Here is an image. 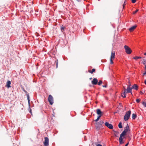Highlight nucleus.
Masks as SVG:
<instances>
[{
    "instance_id": "nucleus-1",
    "label": "nucleus",
    "mask_w": 146,
    "mask_h": 146,
    "mask_svg": "<svg viewBox=\"0 0 146 146\" xmlns=\"http://www.w3.org/2000/svg\"><path fill=\"white\" fill-rule=\"evenodd\" d=\"M131 114V111L129 110L127 111L124 117V119L125 121H127L129 119Z\"/></svg>"
},
{
    "instance_id": "nucleus-2",
    "label": "nucleus",
    "mask_w": 146,
    "mask_h": 146,
    "mask_svg": "<svg viewBox=\"0 0 146 146\" xmlns=\"http://www.w3.org/2000/svg\"><path fill=\"white\" fill-rule=\"evenodd\" d=\"M48 101L49 102L50 105H52L54 103V99L53 97L51 95H49L48 98Z\"/></svg>"
},
{
    "instance_id": "nucleus-3",
    "label": "nucleus",
    "mask_w": 146,
    "mask_h": 146,
    "mask_svg": "<svg viewBox=\"0 0 146 146\" xmlns=\"http://www.w3.org/2000/svg\"><path fill=\"white\" fill-rule=\"evenodd\" d=\"M124 48L126 53L128 54H130L131 53L132 50L128 46L125 45L124 46Z\"/></svg>"
},
{
    "instance_id": "nucleus-4",
    "label": "nucleus",
    "mask_w": 146,
    "mask_h": 146,
    "mask_svg": "<svg viewBox=\"0 0 146 146\" xmlns=\"http://www.w3.org/2000/svg\"><path fill=\"white\" fill-rule=\"evenodd\" d=\"M44 141L43 144L44 146H48L49 145V139L47 137H45L44 138Z\"/></svg>"
},
{
    "instance_id": "nucleus-5",
    "label": "nucleus",
    "mask_w": 146,
    "mask_h": 146,
    "mask_svg": "<svg viewBox=\"0 0 146 146\" xmlns=\"http://www.w3.org/2000/svg\"><path fill=\"white\" fill-rule=\"evenodd\" d=\"M105 125L106 126L110 129H112L113 128L112 125L111 123H109L108 122H106Z\"/></svg>"
},
{
    "instance_id": "nucleus-6",
    "label": "nucleus",
    "mask_w": 146,
    "mask_h": 146,
    "mask_svg": "<svg viewBox=\"0 0 146 146\" xmlns=\"http://www.w3.org/2000/svg\"><path fill=\"white\" fill-rule=\"evenodd\" d=\"M104 123V122L102 121H101L96 123L97 125L96 126V129L102 126V124Z\"/></svg>"
},
{
    "instance_id": "nucleus-7",
    "label": "nucleus",
    "mask_w": 146,
    "mask_h": 146,
    "mask_svg": "<svg viewBox=\"0 0 146 146\" xmlns=\"http://www.w3.org/2000/svg\"><path fill=\"white\" fill-rule=\"evenodd\" d=\"M130 85L127 86V88L126 90V92L127 93H131L132 94V89L131 87H130Z\"/></svg>"
},
{
    "instance_id": "nucleus-8",
    "label": "nucleus",
    "mask_w": 146,
    "mask_h": 146,
    "mask_svg": "<svg viewBox=\"0 0 146 146\" xmlns=\"http://www.w3.org/2000/svg\"><path fill=\"white\" fill-rule=\"evenodd\" d=\"M98 80L96 78H94L91 81L92 84L93 85H96L97 84Z\"/></svg>"
},
{
    "instance_id": "nucleus-9",
    "label": "nucleus",
    "mask_w": 146,
    "mask_h": 146,
    "mask_svg": "<svg viewBox=\"0 0 146 146\" xmlns=\"http://www.w3.org/2000/svg\"><path fill=\"white\" fill-rule=\"evenodd\" d=\"M96 113L98 115H103L104 113L101 111L100 109L98 108L96 110Z\"/></svg>"
},
{
    "instance_id": "nucleus-10",
    "label": "nucleus",
    "mask_w": 146,
    "mask_h": 146,
    "mask_svg": "<svg viewBox=\"0 0 146 146\" xmlns=\"http://www.w3.org/2000/svg\"><path fill=\"white\" fill-rule=\"evenodd\" d=\"M11 84V82L9 80H8L6 82V86L8 88H10Z\"/></svg>"
},
{
    "instance_id": "nucleus-11",
    "label": "nucleus",
    "mask_w": 146,
    "mask_h": 146,
    "mask_svg": "<svg viewBox=\"0 0 146 146\" xmlns=\"http://www.w3.org/2000/svg\"><path fill=\"white\" fill-rule=\"evenodd\" d=\"M131 88L132 89L137 90L138 89V86L136 84H134L132 86Z\"/></svg>"
},
{
    "instance_id": "nucleus-12",
    "label": "nucleus",
    "mask_w": 146,
    "mask_h": 146,
    "mask_svg": "<svg viewBox=\"0 0 146 146\" xmlns=\"http://www.w3.org/2000/svg\"><path fill=\"white\" fill-rule=\"evenodd\" d=\"M124 129L127 131L128 132L130 133V129H129V126L128 124H127V125L125 127Z\"/></svg>"
},
{
    "instance_id": "nucleus-13",
    "label": "nucleus",
    "mask_w": 146,
    "mask_h": 146,
    "mask_svg": "<svg viewBox=\"0 0 146 146\" xmlns=\"http://www.w3.org/2000/svg\"><path fill=\"white\" fill-rule=\"evenodd\" d=\"M137 27V25H135L133 26H132L130 27L129 28V30L130 31H131L135 29Z\"/></svg>"
},
{
    "instance_id": "nucleus-14",
    "label": "nucleus",
    "mask_w": 146,
    "mask_h": 146,
    "mask_svg": "<svg viewBox=\"0 0 146 146\" xmlns=\"http://www.w3.org/2000/svg\"><path fill=\"white\" fill-rule=\"evenodd\" d=\"M124 137H119V142L120 144H122L124 143V142L123 141V139Z\"/></svg>"
},
{
    "instance_id": "nucleus-15",
    "label": "nucleus",
    "mask_w": 146,
    "mask_h": 146,
    "mask_svg": "<svg viewBox=\"0 0 146 146\" xmlns=\"http://www.w3.org/2000/svg\"><path fill=\"white\" fill-rule=\"evenodd\" d=\"M115 56V52L114 51H112L111 52V54L110 58L111 59H114Z\"/></svg>"
},
{
    "instance_id": "nucleus-16",
    "label": "nucleus",
    "mask_w": 146,
    "mask_h": 146,
    "mask_svg": "<svg viewBox=\"0 0 146 146\" xmlns=\"http://www.w3.org/2000/svg\"><path fill=\"white\" fill-rule=\"evenodd\" d=\"M126 90H125L123 93L121 94V96L123 98H125L126 97Z\"/></svg>"
},
{
    "instance_id": "nucleus-17",
    "label": "nucleus",
    "mask_w": 146,
    "mask_h": 146,
    "mask_svg": "<svg viewBox=\"0 0 146 146\" xmlns=\"http://www.w3.org/2000/svg\"><path fill=\"white\" fill-rule=\"evenodd\" d=\"M113 132H114V135L115 137H118V134L119 132L117 131H115L114 130H113Z\"/></svg>"
},
{
    "instance_id": "nucleus-18",
    "label": "nucleus",
    "mask_w": 146,
    "mask_h": 146,
    "mask_svg": "<svg viewBox=\"0 0 146 146\" xmlns=\"http://www.w3.org/2000/svg\"><path fill=\"white\" fill-rule=\"evenodd\" d=\"M27 98V100H28V104H29H29L30 103V98L29 95V94H26Z\"/></svg>"
},
{
    "instance_id": "nucleus-19",
    "label": "nucleus",
    "mask_w": 146,
    "mask_h": 146,
    "mask_svg": "<svg viewBox=\"0 0 146 146\" xmlns=\"http://www.w3.org/2000/svg\"><path fill=\"white\" fill-rule=\"evenodd\" d=\"M137 115L136 113H133L132 115V119L133 120L135 119L137 117Z\"/></svg>"
},
{
    "instance_id": "nucleus-20",
    "label": "nucleus",
    "mask_w": 146,
    "mask_h": 146,
    "mask_svg": "<svg viewBox=\"0 0 146 146\" xmlns=\"http://www.w3.org/2000/svg\"><path fill=\"white\" fill-rule=\"evenodd\" d=\"M126 135V134L125 133H124V132L123 131L122 133L120 134L119 137H123Z\"/></svg>"
},
{
    "instance_id": "nucleus-21",
    "label": "nucleus",
    "mask_w": 146,
    "mask_h": 146,
    "mask_svg": "<svg viewBox=\"0 0 146 146\" xmlns=\"http://www.w3.org/2000/svg\"><path fill=\"white\" fill-rule=\"evenodd\" d=\"M96 71V69L95 68H93L92 70H89L88 72L91 74L93 73L94 72Z\"/></svg>"
},
{
    "instance_id": "nucleus-22",
    "label": "nucleus",
    "mask_w": 146,
    "mask_h": 146,
    "mask_svg": "<svg viewBox=\"0 0 146 146\" xmlns=\"http://www.w3.org/2000/svg\"><path fill=\"white\" fill-rule=\"evenodd\" d=\"M65 27H64L63 25L61 26L60 30L62 32H63L65 30Z\"/></svg>"
},
{
    "instance_id": "nucleus-23",
    "label": "nucleus",
    "mask_w": 146,
    "mask_h": 146,
    "mask_svg": "<svg viewBox=\"0 0 146 146\" xmlns=\"http://www.w3.org/2000/svg\"><path fill=\"white\" fill-rule=\"evenodd\" d=\"M118 127L119 128H121L123 127V126L122 125V123L120 121L119 122V124H118Z\"/></svg>"
},
{
    "instance_id": "nucleus-24",
    "label": "nucleus",
    "mask_w": 146,
    "mask_h": 146,
    "mask_svg": "<svg viewBox=\"0 0 146 146\" xmlns=\"http://www.w3.org/2000/svg\"><path fill=\"white\" fill-rule=\"evenodd\" d=\"M142 57L141 56H135L133 58L135 60H137L141 58Z\"/></svg>"
},
{
    "instance_id": "nucleus-25",
    "label": "nucleus",
    "mask_w": 146,
    "mask_h": 146,
    "mask_svg": "<svg viewBox=\"0 0 146 146\" xmlns=\"http://www.w3.org/2000/svg\"><path fill=\"white\" fill-rule=\"evenodd\" d=\"M103 83L102 80H99V81H98V82L97 83V84L99 85L100 86L102 83Z\"/></svg>"
},
{
    "instance_id": "nucleus-26",
    "label": "nucleus",
    "mask_w": 146,
    "mask_h": 146,
    "mask_svg": "<svg viewBox=\"0 0 146 146\" xmlns=\"http://www.w3.org/2000/svg\"><path fill=\"white\" fill-rule=\"evenodd\" d=\"M28 106L29 107V108H28V110H29V112L30 113L32 114V110L30 108V104H29H29H28Z\"/></svg>"
},
{
    "instance_id": "nucleus-27",
    "label": "nucleus",
    "mask_w": 146,
    "mask_h": 146,
    "mask_svg": "<svg viewBox=\"0 0 146 146\" xmlns=\"http://www.w3.org/2000/svg\"><path fill=\"white\" fill-rule=\"evenodd\" d=\"M142 105L144 106L145 107H146V102L145 101H143L142 102Z\"/></svg>"
},
{
    "instance_id": "nucleus-28",
    "label": "nucleus",
    "mask_w": 146,
    "mask_h": 146,
    "mask_svg": "<svg viewBox=\"0 0 146 146\" xmlns=\"http://www.w3.org/2000/svg\"><path fill=\"white\" fill-rule=\"evenodd\" d=\"M127 137L128 138V142H129V141L131 139V138L130 136L129 135H127Z\"/></svg>"
},
{
    "instance_id": "nucleus-29",
    "label": "nucleus",
    "mask_w": 146,
    "mask_h": 146,
    "mask_svg": "<svg viewBox=\"0 0 146 146\" xmlns=\"http://www.w3.org/2000/svg\"><path fill=\"white\" fill-rule=\"evenodd\" d=\"M112 59L110 58V64H113V60H112Z\"/></svg>"
},
{
    "instance_id": "nucleus-30",
    "label": "nucleus",
    "mask_w": 146,
    "mask_h": 146,
    "mask_svg": "<svg viewBox=\"0 0 146 146\" xmlns=\"http://www.w3.org/2000/svg\"><path fill=\"white\" fill-rule=\"evenodd\" d=\"M143 64L145 65H146V60L144 59L143 60Z\"/></svg>"
},
{
    "instance_id": "nucleus-31",
    "label": "nucleus",
    "mask_w": 146,
    "mask_h": 146,
    "mask_svg": "<svg viewBox=\"0 0 146 146\" xmlns=\"http://www.w3.org/2000/svg\"><path fill=\"white\" fill-rule=\"evenodd\" d=\"M138 9H136L135 11L133 12V14H135L137 13V12L138 11Z\"/></svg>"
},
{
    "instance_id": "nucleus-32",
    "label": "nucleus",
    "mask_w": 146,
    "mask_h": 146,
    "mask_svg": "<svg viewBox=\"0 0 146 146\" xmlns=\"http://www.w3.org/2000/svg\"><path fill=\"white\" fill-rule=\"evenodd\" d=\"M140 99H139V98L137 99L136 100L137 102L138 103H139L140 102Z\"/></svg>"
},
{
    "instance_id": "nucleus-33",
    "label": "nucleus",
    "mask_w": 146,
    "mask_h": 146,
    "mask_svg": "<svg viewBox=\"0 0 146 146\" xmlns=\"http://www.w3.org/2000/svg\"><path fill=\"white\" fill-rule=\"evenodd\" d=\"M56 68H57L58 66V60H56Z\"/></svg>"
},
{
    "instance_id": "nucleus-34",
    "label": "nucleus",
    "mask_w": 146,
    "mask_h": 146,
    "mask_svg": "<svg viewBox=\"0 0 146 146\" xmlns=\"http://www.w3.org/2000/svg\"><path fill=\"white\" fill-rule=\"evenodd\" d=\"M102 115H98V116L97 118L99 120L100 119V118L102 116Z\"/></svg>"
},
{
    "instance_id": "nucleus-35",
    "label": "nucleus",
    "mask_w": 146,
    "mask_h": 146,
    "mask_svg": "<svg viewBox=\"0 0 146 146\" xmlns=\"http://www.w3.org/2000/svg\"><path fill=\"white\" fill-rule=\"evenodd\" d=\"M102 87H104V88H107V87H108V84H106L105 85H102Z\"/></svg>"
},
{
    "instance_id": "nucleus-36",
    "label": "nucleus",
    "mask_w": 146,
    "mask_h": 146,
    "mask_svg": "<svg viewBox=\"0 0 146 146\" xmlns=\"http://www.w3.org/2000/svg\"><path fill=\"white\" fill-rule=\"evenodd\" d=\"M126 4V3H125V2L124 3L123 5V8H124L125 5Z\"/></svg>"
},
{
    "instance_id": "nucleus-37",
    "label": "nucleus",
    "mask_w": 146,
    "mask_h": 146,
    "mask_svg": "<svg viewBox=\"0 0 146 146\" xmlns=\"http://www.w3.org/2000/svg\"><path fill=\"white\" fill-rule=\"evenodd\" d=\"M136 1V0H132L131 2L133 3H135Z\"/></svg>"
},
{
    "instance_id": "nucleus-38",
    "label": "nucleus",
    "mask_w": 146,
    "mask_h": 146,
    "mask_svg": "<svg viewBox=\"0 0 146 146\" xmlns=\"http://www.w3.org/2000/svg\"><path fill=\"white\" fill-rule=\"evenodd\" d=\"M23 91L27 94V91L25 90L24 88H23Z\"/></svg>"
},
{
    "instance_id": "nucleus-39",
    "label": "nucleus",
    "mask_w": 146,
    "mask_h": 146,
    "mask_svg": "<svg viewBox=\"0 0 146 146\" xmlns=\"http://www.w3.org/2000/svg\"><path fill=\"white\" fill-rule=\"evenodd\" d=\"M77 2H80L82 0H76ZM84 1H87V0H84Z\"/></svg>"
},
{
    "instance_id": "nucleus-40",
    "label": "nucleus",
    "mask_w": 146,
    "mask_h": 146,
    "mask_svg": "<svg viewBox=\"0 0 146 146\" xmlns=\"http://www.w3.org/2000/svg\"><path fill=\"white\" fill-rule=\"evenodd\" d=\"M96 146H102V145L100 144H96Z\"/></svg>"
},
{
    "instance_id": "nucleus-41",
    "label": "nucleus",
    "mask_w": 146,
    "mask_h": 146,
    "mask_svg": "<svg viewBox=\"0 0 146 146\" xmlns=\"http://www.w3.org/2000/svg\"><path fill=\"white\" fill-rule=\"evenodd\" d=\"M129 144V141L127 142V143L125 145V146H127Z\"/></svg>"
},
{
    "instance_id": "nucleus-42",
    "label": "nucleus",
    "mask_w": 146,
    "mask_h": 146,
    "mask_svg": "<svg viewBox=\"0 0 146 146\" xmlns=\"http://www.w3.org/2000/svg\"><path fill=\"white\" fill-rule=\"evenodd\" d=\"M140 94H141V95H143L144 94V93L142 91H141L140 92Z\"/></svg>"
},
{
    "instance_id": "nucleus-43",
    "label": "nucleus",
    "mask_w": 146,
    "mask_h": 146,
    "mask_svg": "<svg viewBox=\"0 0 146 146\" xmlns=\"http://www.w3.org/2000/svg\"><path fill=\"white\" fill-rule=\"evenodd\" d=\"M143 76L146 75V71H145L144 73L143 74Z\"/></svg>"
},
{
    "instance_id": "nucleus-44",
    "label": "nucleus",
    "mask_w": 146,
    "mask_h": 146,
    "mask_svg": "<svg viewBox=\"0 0 146 146\" xmlns=\"http://www.w3.org/2000/svg\"><path fill=\"white\" fill-rule=\"evenodd\" d=\"M99 120L98 119H97V118L96 119L94 120V121H96V122H97V121H98Z\"/></svg>"
},
{
    "instance_id": "nucleus-45",
    "label": "nucleus",
    "mask_w": 146,
    "mask_h": 146,
    "mask_svg": "<svg viewBox=\"0 0 146 146\" xmlns=\"http://www.w3.org/2000/svg\"><path fill=\"white\" fill-rule=\"evenodd\" d=\"M123 131V132H124V133H125L126 134V133L128 132L126 130H125L124 129V130Z\"/></svg>"
},
{
    "instance_id": "nucleus-46",
    "label": "nucleus",
    "mask_w": 146,
    "mask_h": 146,
    "mask_svg": "<svg viewBox=\"0 0 146 146\" xmlns=\"http://www.w3.org/2000/svg\"><path fill=\"white\" fill-rule=\"evenodd\" d=\"M123 131V132H124V133H125L126 134V133L128 132L126 130H125L124 129V130Z\"/></svg>"
},
{
    "instance_id": "nucleus-47",
    "label": "nucleus",
    "mask_w": 146,
    "mask_h": 146,
    "mask_svg": "<svg viewBox=\"0 0 146 146\" xmlns=\"http://www.w3.org/2000/svg\"><path fill=\"white\" fill-rule=\"evenodd\" d=\"M118 113L117 111H116L115 112H114V114H115V113Z\"/></svg>"
},
{
    "instance_id": "nucleus-48",
    "label": "nucleus",
    "mask_w": 146,
    "mask_h": 146,
    "mask_svg": "<svg viewBox=\"0 0 146 146\" xmlns=\"http://www.w3.org/2000/svg\"><path fill=\"white\" fill-rule=\"evenodd\" d=\"M144 83L146 85V79L145 80Z\"/></svg>"
},
{
    "instance_id": "nucleus-49",
    "label": "nucleus",
    "mask_w": 146,
    "mask_h": 146,
    "mask_svg": "<svg viewBox=\"0 0 146 146\" xmlns=\"http://www.w3.org/2000/svg\"><path fill=\"white\" fill-rule=\"evenodd\" d=\"M92 79V77L90 78H89L90 80H91Z\"/></svg>"
},
{
    "instance_id": "nucleus-50",
    "label": "nucleus",
    "mask_w": 146,
    "mask_h": 146,
    "mask_svg": "<svg viewBox=\"0 0 146 146\" xmlns=\"http://www.w3.org/2000/svg\"><path fill=\"white\" fill-rule=\"evenodd\" d=\"M145 69L146 70V65H145Z\"/></svg>"
},
{
    "instance_id": "nucleus-51",
    "label": "nucleus",
    "mask_w": 146,
    "mask_h": 146,
    "mask_svg": "<svg viewBox=\"0 0 146 146\" xmlns=\"http://www.w3.org/2000/svg\"><path fill=\"white\" fill-rule=\"evenodd\" d=\"M144 55H146V52L144 54Z\"/></svg>"
},
{
    "instance_id": "nucleus-52",
    "label": "nucleus",
    "mask_w": 146,
    "mask_h": 146,
    "mask_svg": "<svg viewBox=\"0 0 146 146\" xmlns=\"http://www.w3.org/2000/svg\"><path fill=\"white\" fill-rule=\"evenodd\" d=\"M52 115L53 116H54V114H53Z\"/></svg>"
}]
</instances>
